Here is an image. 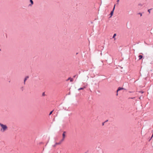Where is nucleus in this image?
Listing matches in <instances>:
<instances>
[{
    "mask_svg": "<svg viewBox=\"0 0 153 153\" xmlns=\"http://www.w3.org/2000/svg\"><path fill=\"white\" fill-rule=\"evenodd\" d=\"M85 88V87H83L81 88H79V89H78V90L79 91L80 90H83Z\"/></svg>",
    "mask_w": 153,
    "mask_h": 153,
    "instance_id": "8",
    "label": "nucleus"
},
{
    "mask_svg": "<svg viewBox=\"0 0 153 153\" xmlns=\"http://www.w3.org/2000/svg\"><path fill=\"white\" fill-rule=\"evenodd\" d=\"M66 133L65 131H64L62 134V138L65 139V133Z\"/></svg>",
    "mask_w": 153,
    "mask_h": 153,
    "instance_id": "5",
    "label": "nucleus"
},
{
    "mask_svg": "<svg viewBox=\"0 0 153 153\" xmlns=\"http://www.w3.org/2000/svg\"><path fill=\"white\" fill-rule=\"evenodd\" d=\"M65 139H63L62 138V139L60 141V142H61V143L64 141Z\"/></svg>",
    "mask_w": 153,
    "mask_h": 153,
    "instance_id": "12",
    "label": "nucleus"
},
{
    "mask_svg": "<svg viewBox=\"0 0 153 153\" xmlns=\"http://www.w3.org/2000/svg\"><path fill=\"white\" fill-rule=\"evenodd\" d=\"M104 123H103V124H102V125H104Z\"/></svg>",
    "mask_w": 153,
    "mask_h": 153,
    "instance_id": "23",
    "label": "nucleus"
},
{
    "mask_svg": "<svg viewBox=\"0 0 153 153\" xmlns=\"http://www.w3.org/2000/svg\"><path fill=\"white\" fill-rule=\"evenodd\" d=\"M30 2L31 3V4H30L29 5V6H31L33 4V1L32 0H30Z\"/></svg>",
    "mask_w": 153,
    "mask_h": 153,
    "instance_id": "6",
    "label": "nucleus"
},
{
    "mask_svg": "<svg viewBox=\"0 0 153 153\" xmlns=\"http://www.w3.org/2000/svg\"><path fill=\"white\" fill-rule=\"evenodd\" d=\"M116 33H115L114 34L113 36V38H114V40L115 39V36H116Z\"/></svg>",
    "mask_w": 153,
    "mask_h": 153,
    "instance_id": "11",
    "label": "nucleus"
},
{
    "mask_svg": "<svg viewBox=\"0 0 153 153\" xmlns=\"http://www.w3.org/2000/svg\"><path fill=\"white\" fill-rule=\"evenodd\" d=\"M119 0H117V2H119Z\"/></svg>",
    "mask_w": 153,
    "mask_h": 153,
    "instance_id": "20",
    "label": "nucleus"
},
{
    "mask_svg": "<svg viewBox=\"0 0 153 153\" xmlns=\"http://www.w3.org/2000/svg\"><path fill=\"white\" fill-rule=\"evenodd\" d=\"M29 78L28 76H26L24 80V84H25V82L26 80Z\"/></svg>",
    "mask_w": 153,
    "mask_h": 153,
    "instance_id": "3",
    "label": "nucleus"
},
{
    "mask_svg": "<svg viewBox=\"0 0 153 153\" xmlns=\"http://www.w3.org/2000/svg\"><path fill=\"white\" fill-rule=\"evenodd\" d=\"M141 93H143V92H141Z\"/></svg>",
    "mask_w": 153,
    "mask_h": 153,
    "instance_id": "24",
    "label": "nucleus"
},
{
    "mask_svg": "<svg viewBox=\"0 0 153 153\" xmlns=\"http://www.w3.org/2000/svg\"><path fill=\"white\" fill-rule=\"evenodd\" d=\"M139 14H140V16H142V13H139Z\"/></svg>",
    "mask_w": 153,
    "mask_h": 153,
    "instance_id": "18",
    "label": "nucleus"
},
{
    "mask_svg": "<svg viewBox=\"0 0 153 153\" xmlns=\"http://www.w3.org/2000/svg\"><path fill=\"white\" fill-rule=\"evenodd\" d=\"M0 126L1 127V131L4 132L7 130V128L6 125H4L0 123Z\"/></svg>",
    "mask_w": 153,
    "mask_h": 153,
    "instance_id": "1",
    "label": "nucleus"
},
{
    "mask_svg": "<svg viewBox=\"0 0 153 153\" xmlns=\"http://www.w3.org/2000/svg\"><path fill=\"white\" fill-rule=\"evenodd\" d=\"M139 5L141 6H142V4H139Z\"/></svg>",
    "mask_w": 153,
    "mask_h": 153,
    "instance_id": "17",
    "label": "nucleus"
},
{
    "mask_svg": "<svg viewBox=\"0 0 153 153\" xmlns=\"http://www.w3.org/2000/svg\"><path fill=\"white\" fill-rule=\"evenodd\" d=\"M69 80H70L71 82H72L73 81V79L71 77H69L68 78L67 80V81H68Z\"/></svg>",
    "mask_w": 153,
    "mask_h": 153,
    "instance_id": "4",
    "label": "nucleus"
},
{
    "mask_svg": "<svg viewBox=\"0 0 153 153\" xmlns=\"http://www.w3.org/2000/svg\"><path fill=\"white\" fill-rule=\"evenodd\" d=\"M141 93H143V92H141Z\"/></svg>",
    "mask_w": 153,
    "mask_h": 153,
    "instance_id": "25",
    "label": "nucleus"
},
{
    "mask_svg": "<svg viewBox=\"0 0 153 153\" xmlns=\"http://www.w3.org/2000/svg\"><path fill=\"white\" fill-rule=\"evenodd\" d=\"M76 75H75L74 76H73V77H74V78L75 77H76Z\"/></svg>",
    "mask_w": 153,
    "mask_h": 153,
    "instance_id": "19",
    "label": "nucleus"
},
{
    "mask_svg": "<svg viewBox=\"0 0 153 153\" xmlns=\"http://www.w3.org/2000/svg\"><path fill=\"white\" fill-rule=\"evenodd\" d=\"M129 92H130V93H131V92H131V91H129Z\"/></svg>",
    "mask_w": 153,
    "mask_h": 153,
    "instance_id": "22",
    "label": "nucleus"
},
{
    "mask_svg": "<svg viewBox=\"0 0 153 153\" xmlns=\"http://www.w3.org/2000/svg\"><path fill=\"white\" fill-rule=\"evenodd\" d=\"M134 97H131V98H131V99H134Z\"/></svg>",
    "mask_w": 153,
    "mask_h": 153,
    "instance_id": "21",
    "label": "nucleus"
},
{
    "mask_svg": "<svg viewBox=\"0 0 153 153\" xmlns=\"http://www.w3.org/2000/svg\"><path fill=\"white\" fill-rule=\"evenodd\" d=\"M123 89V88H120V87H119L117 91V95H118V92L120 90H122V89Z\"/></svg>",
    "mask_w": 153,
    "mask_h": 153,
    "instance_id": "2",
    "label": "nucleus"
},
{
    "mask_svg": "<svg viewBox=\"0 0 153 153\" xmlns=\"http://www.w3.org/2000/svg\"><path fill=\"white\" fill-rule=\"evenodd\" d=\"M115 4L114 5V8H113V11H114V9H115Z\"/></svg>",
    "mask_w": 153,
    "mask_h": 153,
    "instance_id": "15",
    "label": "nucleus"
},
{
    "mask_svg": "<svg viewBox=\"0 0 153 153\" xmlns=\"http://www.w3.org/2000/svg\"><path fill=\"white\" fill-rule=\"evenodd\" d=\"M60 144H61V142H59V143H55V144L54 145V146H55L56 145H60Z\"/></svg>",
    "mask_w": 153,
    "mask_h": 153,
    "instance_id": "7",
    "label": "nucleus"
},
{
    "mask_svg": "<svg viewBox=\"0 0 153 153\" xmlns=\"http://www.w3.org/2000/svg\"><path fill=\"white\" fill-rule=\"evenodd\" d=\"M139 59H141L142 58L143 56L141 55H140L139 56Z\"/></svg>",
    "mask_w": 153,
    "mask_h": 153,
    "instance_id": "9",
    "label": "nucleus"
},
{
    "mask_svg": "<svg viewBox=\"0 0 153 153\" xmlns=\"http://www.w3.org/2000/svg\"><path fill=\"white\" fill-rule=\"evenodd\" d=\"M114 11L113 10H112L111 12L110 15L111 16H112L113 14Z\"/></svg>",
    "mask_w": 153,
    "mask_h": 153,
    "instance_id": "10",
    "label": "nucleus"
},
{
    "mask_svg": "<svg viewBox=\"0 0 153 153\" xmlns=\"http://www.w3.org/2000/svg\"><path fill=\"white\" fill-rule=\"evenodd\" d=\"M53 111H51L50 112V114H49V115H50L51 114H52V112H53Z\"/></svg>",
    "mask_w": 153,
    "mask_h": 153,
    "instance_id": "14",
    "label": "nucleus"
},
{
    "mask_svg": "<svg viewBox=\"0 0 153 153\" xmlns=\"http://www.w3.org/2000/svg\"><path fill=\"white\" fill-rule=\"evenodd\" d=\"M1 51V49H0V51Z\"/></svg>",
    "mask_w": 153,
    "mask_h": 153,
    "instance_id": "26",
    "label": "nucleus"
},
{
    "mask_svg": "<svg viewBox=\"0 0 153 153\" xmlns=\"http://www.w3.org/2000/svg\"><path fill=\"white\" fill-rule=\"evenodd\" d=\"M152 10L151 9H149L148 10V11L149 13H150V10Z\"/></svg>",
    "mask_w": 153,
    "mask_h": 153,
    "instance_id": "13",
    "label": "nucleus"
},
{
    "mask_svg": "<svg viewBox=\"0 0 153 153\" xmlns=\"http://www.w3.org/2000/svg\"><path fill=\"white\" fill-rule=\"evenodd\" d=\"M42 95L43 96H44L45 95V93L44 92L43 93Z\"/></svg>",
    "mask_w": 153,
    "mask_h": 153,
    "instance_id": "16",
    "label": "nucleus"
}]
</instances>
